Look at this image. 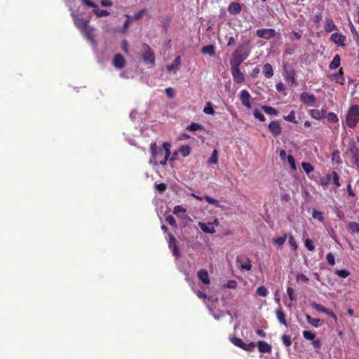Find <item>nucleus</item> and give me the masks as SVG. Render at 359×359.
<instances>
[{
	"instance_id": "obj_1",
	"label": "nucleus",
	"mask_w": 359,
	"mask_h": 359,
	"mask_svg": "<svg viewBox=\"0 0 359 359\" xmlns=\"http://www.w3.org/2000/svg\"><path fill=\"white\" fill-rule=\"evenodd\" d=\"M170 147L171 144L169 142H163L162 147L157 148L156 144L152 143L150 145V152L151 154V159L150 163H153L154 165L159 163L164 166L167 163V161L170 155Z\"/></svg>"
},
{
	"instance_id": "obj_2",
	"label": "nucleus",
	"mask_w": 359,
	"mask_h": 359,
	"mask_svg": "<svg viewBox=\"0 0 359 359\" xmlns=\"http://www.w3.org/2000/svg\"><path fill=\"white\" fill-rule=\"evenodd\" d=\"M249 55V50L247 47L244 45L238 46L232 55V57L230 60L231 66H238L248 58Z\"/></svg>"
},
{
	"instance_id": "obj_3",
	"label": "nucleus",
	"mask_w": 359,
	"mask_h": 359,
	"mask_svg": "<svg viewBox=\"0 0 359 359\" xmlns=\"http://www.w3.org/2000/svg\"><path fill=\"white\" fill-rule=\"evenodd\" d=\"M346 122L351 128L356 126L359 122V105H353L349 108L346 114Z\"/></svg>"
},
{
	"instance_id": "obj_4",
	"label": "nucleus",
	"mask_w": 359,
	"mask_h": 359,
	"mask_svg": "<svg viewBox=\"0 0 359 359\" xmlns=\"http://www.w3.org/2000/svg\"><path fill=\"white\" fill-rule=\"evenodd\" d=\"M283 75L285 81L288 83L290 86H294L297 85L296 79H295V70L292 65L289 64L288 62H285L283 65Z\"/></svg>"
},
{
	"instance_id": "obj_5",
	"label": "nucleus",
	"mask_w": 359,
	"mask_h": 359,
	"mask_svg": "<svg viewBox=\"0 0 359 359\" xmlns=\"http://www.w3.org/2000/svg\"><path fill=\"white\" fill-rule=\"evenodd\" d=\"M142 57L143 60L147 63L150 64L151 66H154L155 65V55L152 51L151 48L147 43H142Z\"/></svg>"
},
{
	"instance_id": "obj_6",
	"label": "nucleus",
	"mask_w": 359,
	"mask_h": 359,
	"mask_svg": "<svg viewBox=\"0 0 359 359\" xmlns=\"http://www.w3.org/2000/svg\"><path fill=\"white\" fill-rule=\"evenodd\" d=\"M169 240H168V248L171 250L172 255L178 259L180 257V252L178 250V247L177 245V240L172 234H168Z\"/></svg>"
},
{
	"instance_id": "obj_7",
	"label": "nucleus",
	"mask_w": 359,
	"mask_h": 359,
	"mask_svg": "<svg viewBox=\"0 0 359 359\" xmlns=\"http://www.w3.org/2000/svg\"><path fill=\"white\" fill-rule=\"evenodd\" d=\"M258 37L264 39H270L276 36V31L274 29H259L256 32Z\"/></svg>"
},
{
	"instance_id": "obj_8",
	"label": "nucleus",
	"mask_w": 359,
	"mask_h": 359,
	"mask_svg": "<svg viewBox=\"0 0 359 359\" xmlns=\"http://www.w3.org/2000/svg\"><path fill=\"white\" fill-rule=\"evenodd\" d=\"M300 100L302 102H303L305 104L310 107L315 106L316 104V97L313 94H309L306 92H303L300 95Z\"/></svg>"
},
{
	"instance_id": "obj_9",
	"label": "nucleus",
	"mask_w": 359,
	"mask_h": 359,
	"mask_svg": "<svg viewBox=\"0 0 359 359\" xmlns=\"http://www.w3.org/2000/svg\"><path fill=\"white\" fill-rule=\"evenodd\" d=\"M231 74L233 78V80L237 83H241L244 81L245 76L241 72L238 66H231Z\"/></svg>"
},
{
	"instance_id": "obj_10",
	"label": "nucleus",
	"mask_w": 359,
	"mask_h": 359,
	"mask_svg": "<svg viewBox=\"0 0 359 359\" xmlns=\"http://www.w3.org/2000/svg\"><path fill=\"white\" fill-rule=\"evenodd\" d=\"M250 94L247 90L243 89L241 91V103L243 106L248 109H250L252 107L251 103L250 102Z\"/></svg>"
},
{
	"instance_id": "obj_11",
	"label": "nucleus",
	"mask_w": 359,
	"mask_h": 359,
	"mask_svg": "<svg viewBox=\"0 0 359 359\" xmlns=\"http://www.w3.org/2000/svg\"><path fill=\"white\" fill-rule=\"evenodd\" d=\"M113 65L118 69L123 68L126 65V60L121 54H116L112 61Z\"/></svg>"
},
{
	"instance_id": "obj_12",
	"label": "nucleus",
	"mask_w": 359,
	"mask_h": 359,
	"mask_svg": "<svg viewBox=\"0 0 359 359\" xmlns=\"http://www.w3.org/2000/svg\"><path fill=\"white\" fill-rule=\"evenodd\" d=\"M330 40L339 46H344L346 36L340 33L335 32L331 35Z\"/></svg>"
},
{
	"instance_id": "obj_13",
	"label": "nucleus",
	"mask_w": 359,
	"mask_h": 359,
	"mask_svg": "<svg viewBox=\"0 0 359 359\" xmlns=\"http://www.w3.org/2000/svg\"><path fill=\"white\" fill-rule=\"evenodd\" d=\"M227 11L231 15H236L241 12L242 7L238 2H232L228 6Z\"/></svg>"
},
{
	"instance_id": "obj_14",
	"label": "nucleus",
	"mask_w": 359,
	"mask_h": 359,
	"mask_svg": "<svg viewBox=\"0 0 359 359\" xmlns=\"http://www.w3.org/2000/svg\"><path fill=\"white\" fill-rule=\"evenodd\" d=\"M270 131L274 136H278L281 133L282 129L278 121H273L269 125Z\"/></svg>"
},
{
	"instance_id": "obj_15",
	"label": "nucleus",
	"mask_w": 359,
	"mask_h": 359,
	"mask_svg": "<svg viewBox=\"0 0 359 359\" xmlns=\"http://www.w3.org/2000/svg\"><path fill=\"white\" fill-rule=\"evenodd\" d=\"M198 279L205 285L210 283L209 275L206 269H201L197 272Z\"/></svg>"
},
{
	"instance_id": "obj_16",
	"label": "nucleus",
	"mask_w": 359,
	"mask_h": 359,
	"mask_svg": "<svg viewBox=\"0 0 359 359\" xmlns=\"http://www.w3.org/2000/svg\"><path fill=\"white\" fill-rule=\"evenodd\" d=\"M330 79L334 81L336 83L344 84L345 82V78L344 77V73L342 69H340L337 72L332 74Z\"/></svg>"
},
{
	"instance_id": "obj_17",
	"label": "nucleus",
	"mask_w": 359,
	"mask_h": 359,
	"mask_svg": "<svg viewBox=\"0 0 359 359\" xmlns=\"http://www.w3.org/2000/svg\"><path fill=\"white\" fill-rule=\"evenodd\" d=\"M94 31L95 29L88 25L86 29H84L81 32L84 35V36L91 43L94 42Z\"/></svg>"
},
{
	"instance_id": "obj_18",
	"label": "nucleus",
	"mask_w": 359,
	"mask_h": 359,
	"mask_svg": "<svg viewBox=\"0 0 359 359\" xmlns=\"http://www.w3.org/2000/svg\"><path fill=\"white\" fill-rule=\"evenodd\" d=\"M257 346L259 351L262 353H271L272 350L271 346L264 341H259Z\"/></svg>"
},
{
	"instance_id": "obj_19",
	"label": "nucleus",
	"mask_w": 359,
	"mask_h": 359,
	"mask_svg": "<svg viewBox=\"0 0 359 359\" xmlns=\"http://www.w3.org/2000/svg\"><path fill=\"white\" fill-rule=\"evenodd\" d=\"M276 316L278 322L285 327H288V324L286 321V315L282 311L281 308L276 311Z\"/></svg>"
},
{
	"instance_id": "obj_20",
	"label": "nucleus",
	"mask_w": 359,
	"mask_h": 359,
	"mask_svg": "<svg viewBox=\"0 0 359 359\" xmlns=\"http://www.w3.org/2000/svg\"><path fill=\"white\" fill-rule=\"evenodd\" d=\"M180 56H177L175 59L172 61V63L167 66L168 71L175 72L177 70L179 65H180Z\"/></svg>"
},
{
	"instance_id": "obj_21",
	"label": "nucleus",
	"mask_w": 359,
	"mask_h": 359,
	"mask_svg": "<svg viewBox=\"0 0 359 359\" xmlns=\"http://www.w3.org/2000/svg\"><path fill=\"white\" fill-rule=\"evenodd\" d=\"M325 30L330 33L332 31L337 30V27L331 18H327L325 21Z\"/></svg>"
},
{
	"instance_id": "obj_22",
	"label": "nucleus",
	"mask_w": 359,
	"mask_h": 359,
	"mask_svg": "<svg viewBox=\"0 0 359 359\" xmlns=\"http://www.w3.org/2000/svg\"><path fill=\"white\" fill-rule=\"evenodd\" d=\"M201 53L205 55L214 56L215 55V47L212 44L205 46L201 48Z\"/></svg>"
},
{
	"instance_id": "obj_23",
	"label": "nucleus",
	"mask_w": 359,
	"mask_h": 359,
	"mask_svg": "<svg viewBox=\"0 0 359 359\" xmlns=\"http://www.w3.org/2000/svg\"><path fill=\"white\" fill-rule=\"evenodd\" d=\"M263 73L266 78H271L273 75V69L271 65L269 63L265 64L263 67Z\"/></svg>"
},
{
	"instance_id": "obj_24",
	"label": "nucleus",
	"mask_w": 359,
	"mask_h": 359,
	"mask_svg": "<svg viewBox=\"0 0 359 359\" xmlns=\"http://www.w3.org/2000/svg\"><path fill=\"white\" fill-rule=\"evenodd\" d=\"M74 25L81 32H82L84 29H86L89 25L88 22L85 20L83 18L76 20Z\"/></svg>"
},
{
	"instance_id": "obj_25",
	"label": "nucleus",
	"mask_w": 359,
	"mask_h": 359,
	"mask_svg": "<svg viewBox=\"0 0 359 359\" xmlns=\"http://www.w3.org/2000/svg\"><path fill=\"white\" fill-rule=\"evenodd\" d=\"M341 58L339 55H335L332 62L330 63L329 67L331 69H337L340 65Z\"/></svg>"
},
{
	"instance_id": "obj_26",
	"label": "nucleus",
	"mask_w": 359,
	"mask_h": 359,
	"mask_svg": "<svg viewBox=\"0 0 359 359\" xmlns=\"http://www.w3.org/2000/svg\"><path fill=\"white\" fill-rule=\"evenodd\" d=\"M198 226L205 233H213L215 232V229L213 226H208L203 222H199Z\"/></svg>"
},
{
	"instance_id": "obj_27",
	"label": "nucleus",
	"mask_w": 359,
	"mask_h": 359,
	"mask_svg": "<svg viewBox=\"0 0 359 359\" xmlns=\"http://www.w3.org/2000/svg\"><path fill=\"white\" fill-rule=\"evenodd\" d=\"M311 306L318 311L328 313V310L321 304H319L315 302L311 303Z\"/></svg>"
},
{
	"instance_id": "obj_28",
	"label": "nucleus",
	"mask_w": 359,
	"mask_h": 359,
	"mask_svg": "<svg viewBox=\"0 0 359 359\" xmlns=\"http://www.w3.org/2000/svg\"><path fill=\"white\" fill-rule=\"evenodd\" d=\"M262 109L263 111L269 114V115H274L276 116L278 114V111L273 107L269 106H262Z\"/></svg>"
},
{
	"instance_id": "obj_29",
	"label": "nucleus",
	"mask_w": 359,
	"mask_h": 359,
	"mask_svg": "<svg viewBox=\"0 0 359 359\" xmlns=\"http://www.w3.org/2000/svg\"><path fill=\"white\" fill-rule=\"evenodd\" d=\"M186 129L189 131H196L199 130H203L204 128L199 123H191L190 125L187 126Z\"/></svg>"
},
{
	"instance_id": "obj_30",
	"label": "nucleus",
	"mask_w": 359,
	"mask_h": 359,
	"mask_svg": "<svg viewBox=\"0 0 359 359\" xmlns=\"http://www.w3.org/2000/svg\"><path fill=\"white\" fill-rule=\"evenodd\" d=\"M218 162V151L214 149L212 152L211 156L209 158L208 163L209 164H217Z\"/></svg>"
},
{
	"instance_id": "obj_31",
	"label": "nucleus",
	"mask_w": 359,
	"mask_h": 359,
	"mask_svg": "<svg viewBox=\"0 0 359 359\" xmlns=\"http://www.w3.org/2000/svg\"><path fill=\"white\" fill-rule=\"evenodd\" d=\"M347 227L352 233L359 232V223L351 222L348 224Z\"/></svg>"
},
{
	"instance_id": "obj_32",
	"label": "nucleus",
	"mask_w": 359,
	"mask_h": 359,
	"mask_svg": "<svg viewBox=\"0 0 359 359\" xmlns=\"http://www.w3.org/2000/svg\"><path fill=\"white\" fill-rule=\"evenodd\" d=\"M179 151L182 154V156L186 157L189 156L191 153V147L189 145H184L180 147Z\"/></svg>"
},
{
	"instance_id": "obj_33",
	"label": "nucleus",
	"mask_w": 359,
	"mask_h": 359,
	"mask_svg": "<svg viewBox=\"0 0 359 359\" xmlns=\"http://www.w3.org/2000/svg\"><path fill=\"white\" fill-rule=\"evenodd\" d=\"M287 237V234H284L283 236L273 238V242L280 248L285 242Z\"/></svg>"
},
{
	"instance_id": "obj_34",
	"label": "nucleus",
	"mask_w": 359,
	"mask_h": 359,
	"mask_svg": "<svg viewBox=\"0 0 359 359\" xmlns=\"http://www.w3.org/2000/svg\"><path fill=\"white\" fill-rule=\"evenodd\" d=\"M306 318L307 320V322L311 324L312 326L315 327H319V323H320V319L318 318H311L309 315H306Z\"/></svg>"
},
{
	"instance_id": "obj_35",
	"label": "nucleus",
	"mask_w": 359,
	"mask_h": 359,
	"mask_svg": "<svg viewBox=\"0 0 359 359\" xmlns=\"http://www.w3.org/2000/svg\"><path fill=\"white\" fill-rule=\"evenodd\" d=\"M203 112L210 115H214L215 114V111L212 108L211 102H208L206 103L203 109Z\"/></svg>"
},
{
	"instance_id": "obj_36",
	"label": "nucleus",
	"mask_w": 359,
	"mask_h": 359,
	"mask_svg": "<svg viewBox=\"0 0 359 359\" xmlns=\"http://www.w3.org/2000/svg\"><path fill=\"white\" fill-rule=\"evenodd\" d=\"M256 294L259 296L265 297L268 295L269 292L264 286H259L256 290Z\"/></svg>"
},
{
	"instance_id": "obj_37",
	"label": "nucleus",
	"mask_w": 359,
	"mask_h": 359,
	"mask_svg": "<svg viewBox=\"0 0 359 359\" xmlns=\"http://www.w3.org/2000/svg\"><path fill=\"white\" fill-rule=\"evenodd\" d=\"M334 273L340 278H345L350 275V272L346 269H336Z\"/></svg>"
},
{
	"instance_id": "obj_38",
	"label": "nucleus",
	"mask_w": 359,
	"mask_h": 359,
	"mask_svg": "<svg viewBox=\"0 0 359 359\" xmlns=\"http://www.w3.org/2000/svg\"><path fill=\"white\" fill-rule=\"evenodd\" d=\"M312 217L321 222H324V217L323 213L316 209H314L312 212Z\"/></svg>"
},
{
	"instance_id": "obj_39",
	"label": "nucleus",
	"mask_w": 359,
	"mask_h": 359,
	"mask_svg": "<svg viewBox=\"0 0 359 359\" xmlns=\"http://www.w3.org/2000/svg\"><path fill=\"white\" fill-rule=\"evenodd\" d=\"M230 340L233 345H235L241 348H242L244 346V342L240 338L233 337H231Z\"/></svg>"
},
{
	"instance_id": "obj_40",
	"label": "nucleus",
	"mask_w": 359,
	"mask_h": 359,
	"mask_svg": "<svg viewBox=\"0 0 359 359\" xmlns=\"http://www.w3.org/2000/svg\"><path fill=\"white\" fill-rule=\"evenodd\" d=\"M328 175H331V179H332L333 183L336 185V187H340V183H339V177L337 172L336 171H332Z\"/></svg>"
},
{
	"instance_id": "obj_41",
	"label": "nucleus",
	"mask_w": 359,
	"mask_h": 359,
	"mask_svg": "<svg viewBox=\"0 0 359 359\" xmlns=\"http://www.w3.org/2000/svg\"><path fill=\"white\" fill-rule=\"evenodd\" d=\"M281 340L283 341V344L286 347H290L292 345V339L291 337L287 334H283L281 337Z\"/></svg>"
},
{
	"instance_id": "obj_42",
	"label": "nucleus",
	"mask_w": 359,
	"mask_h": 359,
	"mask_svg": "<svg viewBox=\"0 0 359 359\" xmlns=\"http://www.w3.org/2000/svg\"><path fill=\"white\" fill-rule=\"evenodd\" d=\"M302 168L304 169V170L307 173V174H309L311 173V172L313 171L314 168L311 165V163H307V162H303L302 163Z\"/></svg>"
},
{
	"instance_id": "obj_43",
	"label": "nucleus",
	"mask_w": 359,
	"mask_h": 359,
	"mask_svg": "<svg viewBox=\"0 0 359 359\" xmlns=\"http://www.w3.org/2000/svg\"><path fill=\"white\" fill-rule=\"evenodd\" d=\"M332 161L333 162H335L337 164H339L341 163V158H340V154L339 151L338 150H335L332 154Z\"/></svg>"
},
{
	"instance_id": "obj_44",
	"label": "nucleus",
	"mask_w": 359,
	"mask_h": 359,
	"mask_svg": "<svg viewBox=\"0 0 359 359\" xmlns=\"http://www.w3.org/2000/svg\"><path fill=\"white\" fill-rule=\"evenodd\" d=\"M302 334L303 337L307 340L313 341L316 337L315 334L311 331L304 330Z\"/></svg>"
},
{
	"instance_id": "obj_45",
	"label": "nucleus",
	"mask_w": 359,
	"mask_h": 359,
	"mask_svg": "<svg viewBox=\"0 0 359 359\" xmlns=\"http://www.w3.org/2000/svg\"><path fill=\"white\" fill-rule=\"evenodd\" d=\"M204 198L208 203L214 205L215 207H219V201H217L209 196H205L204 197Z\"/></svg>"
},
{
	"instance_id": "obj_46",
	"label": "nucleus",
	"mask_w": 359,
	"mask_h": 359,
	"mask_svg": "<svg viewBox=\"0 0 359 359\" xmlns=\"http://www.w3.org/2000/svg\"><path fill=\"white\" fill-rule=\"evenodd\" d=\"M155 189L157 191H158L159 193H163L166 189H167V185L165 183H161V184H155Z\"/></svg>"
},
{
	"instance_id": "obj_47",
	"label": "nucleus",
	"mask_w": 359,
	"mask_h": 359,
	"mask_svg": "<svg viewBox=\"0 0 359 359\" xmlns=\"http://www.w3.org/2000/svg\"><path fill=\"white\" fill-rule=\"evenodd\" d=\"M238 284L237 282L234 280H229L226 284L223 285L224 288H230V289H235L236 288Z\"/></svg>"
},
{
	"instance_id": "obj_48",
	"label": "nucleus",
	"mask_w": 359,
	"mask_h": 359,
	"mask_svg": "<svg viewBox=\"0 0 359 359\" xmlns=\"http://www.w3.org/2000/svg\"><path fill=\"white\" fill-rule=\"evenodd\" d=\"M284 119L289 122L297 123L294 111H291L287 116H284Z\"/></svg>"
},
{
	"instance_id": "obj_49",
	"label": "nucleus",
	"mask_w": 359,
	"mask_h": 359,
	"mask_svg": "<svg viewBox=\"0 0 359 359\" xmlns=\"http://www.w3.org/2000/svg\"><path fill=\"white\" fill-rule=\"evenodd\" d=\"M305 246L306 248L309 250V251H313L314 249H315V246H314V244H313V242L312 240L309 239V238H306L305 242Z\"/></svg>"
},
{
	"instance_id": "obj_50",
	"label": "nucleus",
	"mask_w": 359,
	"mask_h": 359,
	"mask_svg": "<svg viewBox=\"0 0 359 359\" xmlns=\"http://www.w3.org/2000/svg\"><path fill=\"white\" fill-rule=\"evenodd\" d=\"M166 222L172 227L176 228L177 227V222L175 221V219L172 215H168L165 217Z\"/></svg>"
},
{
	"instance_id": "obj_51",
	"label": "nucleus",
	"mask_w": 359,
	"mask_h": 359,
	"mask_svg": "<svg viewBox=\"0 0 359 359\" xmlns=\"http://www.w3.org/2000/svg\"><path fill=\"white\" fill-rule=\"evenodd\" d=\"M287 160L288 163L290 165V167H291L292 170H297V167H296V164H295L294 158L292 156L289 155L287 157Z\"/></svg>"
},
{
	"instance_id": "obj_52",
	"label": "nucleus",
	"mask_w": 359,
	"mask_h": 359,
	"mask_svg": "<svg viewBox=\"0 0 359 359\" xmlns=\"http://www.w3.org/2000/svg\"><path fill=\"white\" fill-rule=\"evenodd\" d=\"M349 152L352 155V157L359 154V149L355 144H352L349 148Z\"/></svg>"
},
{
	"instance_id": "obj_53",
	"label": "nucleus",
	"mask_w": 359,
	"mask_h": 359,
	"mask_svg": "<svg viewBox=\"0 0 359 359\" xmlns=\"http://www.w3.org/2000/svg\"><path fill=\"white\" fill-rule=\"evenodd\" d=\"M186 209L182 205H176L173 209V213L176 215H179L180 213H184Z\"/></svg>"
},
{
	"instance_id": "obj_54",
	"label": "nucleus",
	"mask_w": 359,
	"mask_h": 359,
	"mask_svg": "<svg viewBox=\"0 0 359 359\" xmlns=\"http://www.w3.org/2000/svg\"><path fill=\"white\" fill-rule=\"evenodd\" d=\"M310 114L313 118H314L316 119H319L323 116L321 111H320L318 109L311 110Z\"/></svg>"
},
{
	"instance_id": "obj_55",
	"label": "nucleus",
	"mask_w": 359,
	"mask_h": 359,
	"mask_svg": "<svg viewBox=\"0 0 359 359\" xmlns=\"http://www.w3.org/2000/svg\"><path fill=\"white\" fill-rule=\"evenodd\" d=\"M256 345L254 342H250V343H248V344H246L244 342V346L242 348V349L245 350V351H252L255 349Z\"/></svg>"
},
{
	"instance_id": "obj_56",
	"label": "nucleus",
	"mask_w": 359,
	"mask_h": 359,
	"mask_svg": "<svg viewBox=\"0 0 359 359\" xmlns=\"http://www.w3.org/2000/svg\"><path fill=\"white\" fill-rule=\"evenodd\" d=\"M94 13L95 15L98 17H104L108 16L109 15V12H108L107 10H95Z\"/></svg>"
},
{
	"instance_id": "obj_57",
	"label": "nucleus",
	"mask_w": 359,
	"mask_h": 359,
	"mask_svg": "<svg viewBox=\"0 0 359 359\" xmlns=\"http://www.w3.org/2000/svg\"><path fill=\"white\" fill-rule=\"evenodd\" d=\"M288 243L292 248L293 250H296L297 249V245L296 243L295 239L292 235L288 236Z\"/></svg>"
},
{
	"instance_id": "obj_58",
	"label": "nucleus",
	"mask_w": 359,
	"mask_h": 359,
	"mask_svg": "<svg viewBox=\"0 0 359 359\" xmlns=\"http://www.w3.org/2000/svg\"><path fill=\"white\" fill-rule=\"evenodd\" d=\"M326 259L330 265L334 266L335 264L334 256L333 255V254L332 252H329L327 255Z\"/></svg>"
},
{
	"instance_id": "obj_59",
	"label": "nucleus",
	"mask_w": 359,
	"mask_h": 359,
	"mask_svg": "<svg viewBox=\"0 0 359 359\" xmlns=\"http://www.w3.org/2000/svg\"><path fill=\"white\" fill-rule=\"evenodd\" d=\"M327 120L331 123H337L338 121V118L334 113L330 112L327 116Z\"/></svg>"
},
{
	"instance_id": "obj_60",
	"label": "nucleus",
	"mask_w": 359,
	"mask_h": 359,
	"mask_svg": "<svg viewBox=\"0 0 359 359\" xmlns=\"http://www.w3.org/2000/svg\"><path fill=\"white\" fill-rule=\"evenodd\" d=\"M254 116L256 118H257L259 121L264 122L265 121V117L257 109H255L254 111Z\"/></svg>"
},
{
	"instance_id": "obj_61",
	"label": "nucleus",
	"mask_w": 359,
	"mask_h": 359,
	"mask_svg": "<svg viewBox=\"0 0 359 359\" xmlns=\"http://www.w3.org/2000/svg\"><path fill=\"white\" fill-rule=\"evenodd\" d=\"M165 93L169 98H172L175 96V90L171 87L166 88L165 89Z\"/></svg>"
},
{
	"instance_id": "obj_62",
	"label": "nucleus",
	"mask_w": 359,
	"mask_h": 359,
	"mask_svg": "<svg viewBox=\"0 0 359 359\" xmlns=\"http://www.w3.org/2000/svg\"><path fill=\"white\" fill-rule=\"evenodd\" d=\"M287 294L291 301H294L296 299V297L294 294V290L292 287L287 288Z\"/></svg>"
},
{
	"instance_id": "obj_63",
	"label": "nucleus",
	"mask_w": 359,
	"mask_h": 359,
	"mask_svg": "<svg viewBox=\"0 0 359 359\" xmlns=\"http://www.w3.org/2000/svg\"><path fill=\"white\" fill-rule=\"evenodd\" d=\"M297 280L307 283L309 281V278L306 276H305L304 274L299 273L297 276Z\"/></svg>"
},
{
	"instance_id": "obj_64",
	"label": "nucleus",
	"mask_w": 359,
	"mask_h": 359,
	"mask_svg": "<svg viewBox=\"0 0 359 359\" xmlns=\"http://www.w3.org/2000/svg\"><path fill=\"white\" fill-rule=\"evenodd\" d=\"M241 268L246 271H250L252 269L251 262L248 259L247 262L241 264Z\"/></svg>"
}]
</instances>
